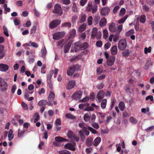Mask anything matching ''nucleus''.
Returning a JSON list of instances; mask_svg holds the SVG:
<instances>
[{
	"label": "nucleus",
	"instance_id": "nucleus-31",
	"mask_svg": "<svg viewBox=\"0 0 154 154\" xmlns=\"http://www.w3.org/2000/svg\"><path fill=\"white\" fill-rule=\"evenodd\" d=\"M119 107L120 110L123 111L125 108L124 103L122 101L120 102L119 104Z\"/></svg>",
	"mask_w": 154,
	"mask_h": 154
},
{
	"label": "nucleus",
	"instance_id": "nucleus-28",
	"mask_svg": "<svg viewBox=\"0 0 154 154\" xmlns=\"http://www.w3.org/2000/svg\"><path fill=\"white\" fill-rule=\"evenodd\" d=\"M107 100L106 99H103L101 102V107L102 109H104L106 108V104H107Z\"/></svg>",
	"mask_w": 154,
	"mask_h": 154
},
{
	"label": "nucleus",
	"instance_id": "nucleus-22",
	"mask_svg": "<svg viewBox=\"0 0 154 154\" xmlns=\"http://www.w3.org/2000/svg\"><path fill=\"white\" fill-rule=\"evenodd\" d=\"M4 46L2 45H0V59L2 58L5 56V53L4 52Z\"/></svg>",
	"mask_w": 154,
	"mask_h": 154
},
{
	"label": "nucleus",
	"instance_id": "nucleus-43",
	"mask_svg": "<svg viewBox=\"0 0 154 154\" xmlns=\"http://www.w3.org/2000/svg\"><path fill=\"white\" fill-rule=\"evenodd\" d=\"M151 47H149L148 48L146 47L144 48V53L145 54H147L148 53H150L151 51Z\"/></svg>",
	"mask_w": 154,
	"mask_h": 154
},
{
	"label": "nucleus",
	"instance_id": "nucleus-62",
	"mask_svg": "<svg viewBox=\"0 0 154 154\" xmlns=\"http://www.w3.org/2000/svg\"><path fill=\"white\" fill-rule=\"evenodd\" d=\"M89 99V97H86L80 100L82 102H85L88 101Z\"/></svg>",
	"mask_w": 154,
	"mask_h": 154
},
{
	"label": "nucleus",
	"instance_id": "nucleus-10",
	"mask_svg": "<svg viewBox=\"0 0 154 154\" xmlns=\"http://www.w3.org/2000/svg\"><path fill=\"white\" fill-rule=\"evenodd\" d=\"M55 139L56 142H54L53 144L56 146H59V143L57 142H60L62 141H68V140L60 137H56L55 138Z\"/></svg>",
	"mask_w": 154,
	"mask_h": 154
},
{
	"label": "nucleus",
	"instance_id": "nucleus-64",
	"mask_svg": "<svg viewBox=\"0 0 154 154\" xmlns=\"http://www.w3.org/2000/svg\"><path fill=\"white\" fill-rule=\"evenodd\" d=\"M63 26L68 27H70L71 26V23L70 22L65 23L63 24Z\"/></svg>",
	"mask_w": 154,
	"mask_h": 154
},
{
	"label": "nucleus",
	"instance_id": "nucleus-3",
	"mask_svg": "<svg viewBox=\"0 0 154 154\" xmlns=\"http://www.w3.org/2000/svg\"><path fill=\"white\" fill-rule=\"evenodd\" d=\"M127 47L126 40L125 39L120 40L118 42V48L121 51H124Z\"/></svg>",
	"mask_w": 154,
	"mask_h": 154
},
{
	"label": "nucleus",
	"instance_id": "nucleus-60",
	"mask_svg": "<svg viewBox=\"0 0 154 154\" xmlns=\"http://www.w3.org/2000/svg\"><path fill=\"white\" fill-rule=\"evenodd\" d=\"M35 15L37 17H39L40 14L38 11L35 8H34L33 10Z\"/></svg>",
	"mask_w": 154,
	"mask_h": 154
},
{
	"label": "nucleus",
	"instance_id": "nucleus-51",
	"mask_svg": "<svg viewBox=\"0 0 154 154\" xmlns=\"http://www.w3.org/2000/svg\"><path fill=\"white\" fill-rule=\"evenodd\" d=\"M92 126L93 128L96 129H97L99 128V125L96 123L93 122L92 124Z\"/></svg>",
	"mask_w": 154,
	"mask_h": 154
},
{
	"label": "nucleus",
	"instance_id": "nucleus-29",
	"mask_svg": "<svg viewBox=\"0 0 154 154\" xmlns=\"http://www.w3.org/2000/svg\"><path fill=\"white\" fill-rule=\"evenodd\" d=\"M90 114L89 113H86L84 115L83 119L85 122H88L90 120Z\"/></svg>",
	"mask_w": 154,
	"mask_h": 154
},
{
	"label": "nucleus",
	"instance_id": "nucleus-32",
	"mask_svg": "<svg viewBox=\"0 0 154 154\" xmlns=\"http://www.w3.org/2000/svg\"><path fill=\"white\" fill-rule=\"evenodd\" d=\"M86 26V24L83 23L79 27V31L80 32L83 31L85 29Z\"/></svg>",
	"mask_w": 154,
	"mask_h": 154
},
{
	"label": "nucleus",
	"instance_id": "nucleus-1",
	"mask_svg": "<svg viewBox=\"0 0 154 154\" xmlns=\"http://www.w3.org/2000/svg\"><path fill=\"white\" fill-rule=\"evenodd\" d=\"M75 51L76 52L80 50H82L86 49L88 46V43L84 42L82 44L80 42H78L74 44Z\"/></svg>",
	"mask_w": 154,
	"mask_h": 154
},
{
	"label": "nucleus",
	"instance_id": "nucleus-35",
	"mask_svg": "<svg viewBox=\"0 0 154 154\" xmlns=\"http://www.w3.org/2000/svg\"><path fill=\"white\" fill-rule=\"evenodd\" d=\"M89 106V104L86 103L84 104H81L79 105V107L80 109H84V107Z\"/></svg>",
	"mask_w": 154,
	"mask_h": 154
},
{
	"label": "nucleus",
	"instance_id": "nucleus-59",
	"mask_svg": "<svg viewBox=\"0 0 154 154\" xmlns=\"http://www.w3.org/2000/svg\"><path fill=\"white\" fill-rule=\"evenodd\" d=\"M61 124V121L60 119H57L55 122V124L57 126V125H60Z\"/></svg>",
	"mask_w": 154,
	"mask_h": 154
},
{
	"label": "nucleus",
	"instance_id": "nucleus-44",
	"mask_svg": "<svg viewBox=\"0 0 154 154\" xmlns=\"http://www.w3.org/2000/svg\"><path fill=\"white\" fill-rule=\"evenodd\" d=\"M104 85L103 83H101L100 84H98L96 86V88L98 89H102L104 87Z\"/></svg>",
	"mask_w": 154,
	"mask_h": 154
},
{
	"label": "nucleus",
	"instance_id": "nucleus-39",
	"mask_svg": "<svg viewBox=\"0 0 154 154\" xmlns=\"http://www.w3.org/2000/svg\"><path fill=\"white\" fill-rule=\"evenodd\" d=\"M126 10L125 8H122L120 11V13L119 14V16L122 17L125 14Z\"/></svg>",
	"mask_w": 154,
	"mask_h": 154
},
{
	"label": "nucleus",
	"instance_id": "nucleus-48",
	"mask_svg": "<svg viewBox=\"0 0 154 154\" xmlns=\"http://www.w3.org/2000/svg\"><path fill=\"white\" fill-rule=\"evenodd\" d=\"M85 125L84 123H79V127L82 129V131L85 129H86V128H87L85 126Z\"/></svg>",
	"mask_w": 154,
	"mask_h": 154
},
{
	"label": "nucleus",
	"instance_id": "nucleus-34",
	"mask_svg": "<svg viewBox=\"0 0 154 154\" xmlns=\"http://www.w3.org/2000/svg\"><path fill=\"white\" fill-rule=\"evenodd\" d=\"M108 36V33L107 30L104 29L103 30V38L105 39H106Z\"/></svg>",
	"mask_w": 154,
	"mask_h": 154
},
{
	"label": "nucleus",
	"instance_id": "nucleus-4",
	"mask_svg": "<svg viewBox=\"0 0 154 154\" xmlns=\"http://www.w3.org/2000/svg\"><path fill=\"white\" fill-rule=\"evenodd\" d=\"M53 12L59 16H61L63 14V10L60 6L58 4H56L54 6Z\"/></svg>",
	"mask_w": 154,
	"mask_h": 154
},
{
	"label": "nucleus",
	"instance_id": "nucleus-25",
	"mask_svg": "<svg viewBox=\"0 0 154 154\" xmlns=\"http://www.w3.org/2000/svg\"><path fill=\"white\" fill-rule=\"evenodd\" d=\"M109 29L110 31L112 32H114L116 30L115 24L114 23H112L109 26Z\"/></svg>",
	"mask_w": 154,
	"mask_h": 154
},
{
	"label": "nucleus",
	"instance_id": "nucleus-12",
	"mask_svg": "<svg viewBox=\"0 0 154 154\" xmlns=\"http://www.w3.org/2000/svg\"><path fill=\"white\" fill-rule=\"evenodd\" d=\"M116 57L113 56H111L107 60V64L108 66H111L112 65L115 61Z\"/></svg>",
	"mask_w": 154,
	"mask_h": 154
},
{
	"label": "nucleus",
	"instance_id": "nucleus-23",
	"mask_svg": "<svg viewBox=\"0 0 154 154\" xmlns=\"http://www.w3.org/2000/svg\"><path fill=\"white\" fill-rule=\"evenodd\" d=\"M98 32L97 28L96 27L94 28L91 32V38L92 39H94L96 36Z\"/></svg>",
	"mask_w": 154,
	"mask_h": 154
},
{
	"label": "nucleus",
	"instance_id": "nucleus-58",
	"mask_svg": "<svg viewBox=\"0 0 154 154\" xmlns=\"http://www.w3.org/2000/svg\"><path fill=\"white\" fill-rule=\"evenodd\" d=\"M120 7L119 6L117 5L113 9V12L114 14L116 13L117 11L119 10Z\"/></svg>",
	"mask_w": 154,
	"mask_h": 154
},
{
	"label": "nucleus",
	"instance_id": "nucleus-40",
	"mask_svg": "<svg viewBox=\"0 0 154 154\" xmlns=\"http://www.w3.org/2000/svg\"><path fill=\"white\" fill-rule=\"evenodd\" d=\"M106 20H100V25L101 26H103L106 25Z\"/></svg>",
	"mask_w": 154,
	"mask_h": 154
},
{
	"label": "nucleus",
	"instance_id": "nucleus-52",
	"mask_svg": "<svg viewBox=\"0 0 154 154\" xmlns=\"http://www.w3.org/2000/svg\"><path fill=\"white\" fill-rule=\"evenodd\" d=\"M111 46V43L109 42L107 43L104 45V48L106 50L108 49Z\"/></svg>",
	"mask_w": 154,
	"mask_h": 154
},
{
	"label": "nucleus",
	"instance_id": "nucleus-17",
	"mask_svg": "<svg viewBox=\"0 0 154 154\" xmlns=\"http://www.w3.org/2000/svg\"><path fill=\"white\" fill-rule=\"evenodd\" d=\"M8 66L5 64H0V71L2 72H6L8 69Z\"/></svg>",
	"mask_w": 154,
	"mask_h": 154
},
{
	"label": "nucleus",
	"instance_id": "nucleus-11",
	"mask_svg": "<svg viewBox=\"0 0 154 154\" xmlns=\"http://www.w3.org/2000/svg\"><path fill=\"white\" fill-rule=\"evenodd\" d=\"M8 89V85L6 82H3L0 83V90L5 91Z\"/></svg>",
	"mask_w": 154,
	"mask_h": 154
},
{
	"label": "nucleus",
	"instance_id": "nucleus-14",
	"mask_svg": "<svg viewBox=\"0 0 154 154\" xmlns=\"http://www.w3.org/2000/svg\"><path fill=\"white\" fill-rule=\"evenodd\" d=\"M60 20H54L50 24V27L51 29H53L59 25L60 23Z\"/></svg>",
	"mask_w": 154,
	"mask_h": 154
},
{
	"label": "nucleus",
	"instance_id": "nucleus-6",
	"mask_svg": "<svg viewBox=\"0 0 154 154\" xmlns=\"http://www.w3.org/2000/svg\"><path fill=\"white\" fill-rule=\"evenodd\" d=\"M76 143L74 141H72V143H68L64 146V148L74 151L75 150V146L76 145Z\"/></svg>",
	"mask_w": 154,
	"mask_h": 154
},
{
	"label": "nucleus",
	"instance_id": "nucleus-27",
	"mask_svg": "<svg viewBox=\"0 0 154 154\" xmlns=\"http://www.w3.org/2000/svg\"><path fill=\"white\" fill-rule=\"evenodd\" d=\"M79 133L81 140L82 141H84L85 139V137L83 131L82 130H79Z\"/></svg>",
	"mask_w": 154,
	"mask_h": 154
},
{
	"label": "nucleus",
	"instance_id": "nucleus-61",
	"mask_svg": "<svg viewBox=\"0 0 154 154\" xmlns=\"http://www.w3.org/2000/svg\"><path fill=\"white\" fill-rule=\"evenodd\" d=\"M119 34H117L113 38V40L114 42H117L119 39Z\"/></svg>",
	"mask_w": 154,
	"mask_h": 154
},
{
	"label": "nucleus",
	"instance_id": "nucleus-46",
	"mask_svg": "<svg viewBox=\"0 0 154 154\" xmlns=\"http://www.w3.org/2000/svg\"><path fill=\"white\" fill-rule=\"evenodd\" d=\"M143 9L144 11L148 12L149 10V8L147 5H144L143 6Z\"/></svg>",
	"mask_w": 154,
	"mask_h": 154
},
{
	"label": "nucleus",
	"instance_id": "nucleus-5",
	"mask_svg": "<svg viewBox=\"0 0 154 154\" xmlns=\"http://www.w3.org/2000/svg\"><path fill=\"white\" fill-rule=\"evenodd\" d=\"M67 135L69 138L73 139L76 142H78L79 140V137H76L74 132L71 131L69 130L67 133Z\"/></svg>",
	"mask_w": 154,
	"mask_h": 154
},
{
	"label": "nucleus",
	"instance_id": "nucleus-19",
	"mask_svg": "<svg viewBox=\"0 0 154 154\" xmlns=\"http://www.w3.org/2000/svg\"><path fill=\"white\" fill-rule=\"evenodd\" d=\"M75 70V66L73 65L72 67H70L69 70L67 72V74L69 75H71L74 73Z\"/></svg>",
	"mask_w": 154,
	"mask_h": 154
},
{
	"label": "nucleus",
	"instance_id": "nucleus-57",
	"mask_svg": "<svg viewBox=\"0 0 154 154\" xmlns=\"http://www.w3.org/2000/svg\"><path fill=\"white\" fill-rule=\"evenodd\" d=\"M29 43L31 44V45L34 47L37 48L38 47V45L35 42H30Z\"/></svg>",
	"mask_w": 154,
	"mask_h": 154
},
{
	"label": "nucleus",
	"instance_id": "nucleus-47",
	"mask_svg": "<svg viewBox=\"0 0 154 154\" xmlns=\"http://www.w3.org/2000/svg\"><path fill=\"white\" fill-rule=\"evenodd\" d=\"M139 20H137L135 24V29L136 31H138L139 28Z\"/></svg>",
	"mask_w": 154,
	"mask_h": 154
},
{
	"label": "nucleus",
	"instance_id": "nucleus-7",
	"mask_svg": "<svg viewBox=\"0 0 154 154\" xmlns=\"http://www.w3.org/2000/svg\"><path fill=\"white\" fill-rule=\"evenodd\" d=\"M82 92L81 91H77L73 94L72 96V98L73 99L79 100L82 97Z\"/></svg>",
	"mask_w": 154,
	"mask_h": 154
},
{
	"label": "nucleus",
	"instance_id": "nucleus-54",
	"mask_svg": "<svg viewBox=\"0 0 154 154\" xmlns=\"http://www.w3.org/2000/svg\"><path fill=\"white\" fill-rule=\"evenodd\" d=\"M94 110L93 107L88 106L84 109V110L86 111H92Z\"/></svg>",
	"mask_w": 154,
	"mask_h": 154
},
{
	"label": "nucleus",
	"instance_id": "nucleus-15",
	"mask_svg": "<svg viewBox=\"0 0 154 154\" xmlns=\"http://www.w3.org/2000/svg\"><path fill=\"white\" fill-rule=\"evenodd\" d=\"M75 85V82L74 80H71L66 86V88L67 90L71 89L74 88Z\"/></svg>",
	"mask_w": 154,
	"mask_h": 154
},
{
	"label": "nucleus",
	"instance_id": "nucleus-30",
	"mask_svg": "<svg viewBox=\"0 0 154 154\" xmlns=\"http://www.w3.org/2000/svg\"><path fill=\"white\" fill-rule=\"evenodd\" d=\"M66 117L71 119H76V117L70 113H67L65 115Z\"/></svg>",
	"mask_w": 154,
	"mask_h": 154
},
{
	"label": "nucleus",
	"instance_id": "nucleus-49",
	"mask_svg": "<svg viewBox=\"0 0 154 154\" xmlns=\"http://www.w3.org/2000/svg\"><path fill=\"white\" fill-rule=\"evenodd\" d=\"M101 36L102 34L101 32L100 31H99L97 33V34L95 37H96L97 39L99 40L101 39Z\"/></svg>",
	"mask_w": 154,
	"mask_h": 154
},
{
	"label": "nucleus",
	"instance_id": "nucleus-9",
	"mask_svg": "<svg viewBox=\"0 0 154 154\" xmlns=\"http://www.w3.org/2000/svg\"><path fill=\"white\" fill-rule=\"evenodd\" d=\"M65 35L63 32H58L54 33L53 35V39L55 40H58L63 38Z\"/></svg>",
	"mask_w": 154,
	"mask_h": 154
},
{
	"label": "nucleus",
	"instance_id": "nucleus-2",
	"mask_svg": "<svg viewBox=\"0 0 154 154\" xmlns=\"http://www.w3.org/2000/svg\"><path fill=\"white\" fill-rule=\"evenodd\" d=\"M98 6L97 5H92L91 2H89L86 8V11L88 12H91L94 14L97 11Z\"/></svg>",
	"mask_w": 154,
	"mask_h": 154
},
{
	"label": "nucleus",
	"instance_id": "nucleus-24",
	"mask_svg": "<svg viewBox=\"0 0 154 154\" xmlns=\"http://www.w3.org/2000/svg\"><path fill=\"white\" fill-rule=\"evenodd\" d=\"M101 141V139L99 137H96L94 140L93 144L95 146H97Z\"/></svg>",
	"mask_w": 154,
	"mask_h": 154
},
{
	"label": "nucleus",
	"instance_id": "nucleus-63",
	"mask_svg": "<svg viewBox=\"0 0 154 154\" xmlns=\"http://www.w3.org/2000/svg\"><path fill=\"white\" fill-rule=\"evenodd\" d=\"M122 25H119L118 27L117 32H118V34H119L121 32L122 29Z\"/></svg>",
	"mask_w": 154,
	"mask_h": 154
},
{
	"label": "nucleus",
	"instance_id": "nucleus-36",
	"mask_svg": "<svg viewBox=\"0 0 154 154\" xmlns=\"http://www.w3.org/2000/svg\"><path fill=\"white\" fill-rule=\"evenodd\" d=\"M129 120L131 123L133 124H136L137 122V121L134 117H131L129 119Z\"/></svg>",
	"mask_w": 154,
	"mask_h": 154
},
{
	"label": "nucleus",
	"instance_id": "nucleus-13",
	"mask_svg": "<svg viewBox=\"0 0 154 154\" xmlns=\"http://www.w3.org/2000/svg\"><path fill=\"white\" fill-rule=\"evenodd\" d=\"M72 42V41L70 40L66 44L64 48V52L65 53L68 52Z\"/></svg>",
	"mask_w": 154,
	"mask_h": 154
},
{
	"label": "nucleus",
	"instance_id": "nucleus-56",
	"mask_svg": "<svg viewBox=\"0 0 154 154\" xmlns=\"http://www.w3.org/2000/svg\"><path fill=\"white\" fill-rule=\"evenodd\" d=\"M102 45V42L101 41H98L96 42V45L97 46L100 47Z\"/></svg>",
	"mask_w": 154,
	"mask_h": 154
},
{
	"label": "nucleus",
	"instance_id": "nucleus-50",
	"mask_svg": "<svg viewBox=\"0 0 154 154\" xmlns=\"http://www.w3.org/2000/svg\"><path fill=\"white\" fill-rule=\"evenodd\" d=\"M88 130H89L93 134H95L97 133V131L96 130L91 127H88Z\"/></svg>",
	"mask_w": 154,
	"mask_h": 154
},
{
	"label": "nucleus",
	"instance_id": "nucleus-33",
	"mask_svg": "<svg viewBox=\"0 0 154 154\" xmlns=\"http://www.w3.org/2000/svg\"><path fill=\"white\" fill-rule=\"evenodd\" d=\"M76 30L75 29H73L70 32V35L69 36V38H71L73 37L76 34Z\"/></svg>",
	"mask_w": 154,
	"mask_h": 154
},
{
	"label": "nucleus",
	"instance_id": "nucleus-45",
	"mask_svg": "<svg viewBox=\"0 0 154 154\" xmlns=\"http://www.w3.org/2000/svg\"><path fill=\"white\" fill-rule=\"evenodd\" d=\"M88 0H80L79 4L80 5L83 6L87 2Z\"/></svg>",
	"mask_w": 154,
	"mask_h": 154
},
{
	"label": "nucleus",
	"instance_id": "nucleus-20",
	"mask_svg": "<svg viewBox=\"0 0 154 154\" xmlns=\"http://www.w3.org/2000/svg\"><path fill=\"white\" fill-rule=\"evenodd\" d=\"M131 52V51L129 49H127L123 51L122 52V54L123 57H126L129 56Z\"/></svg>",
	"mask_w": 154,
	"mask_h": 154
},
{
	"label": "nucleus",
	"instance_id": "nucleus-38",
	"mask_svg": "<svg viewBox=\"0 0 154 154\" xmlns=\"http://www.w3.org/2000/svg\"><path fill=\"white\" fill-rule=\"evenodd\" d=\"M96 118L95 115L94 114H93L91 115H90V120H91L92 122H93L95 121Z\"/></svg>",
	"mask_w": 154,
	"mask_h": 154
},
{
	"label": "nucleus",
	"instance_id": "nucleus-53",
	"mask_svg": "<svg viewBox=\"0 0 154 154\" xmlns=\"http://www.w3.org/2000/svg\"><path fill=\"white\" fill-rule=\"evenodd\" d=\"M72 10L74 12H76L77 11L76 5L75 3H73L72 7Z\"/></svg>",
	"mask_w": 154,
	"mask_h": 154
},
{
	"label": "nucleus",
	"instance_id": "nucleus-26",
	"mask_svg": "<svg viewBox=\"0 0 154 154\" xmlns=\"http://www.w3.org/2000/svg\"><path fill=\"white\" fill-rule=\"evenodd\" d=\"M118 52V49L116 45L113 46L111 49V54L112 55H116L117 54Z\"/></svg>",
	"mask_w": 154,
	"mask_h": 154
},
{
	"label": "nucleus",
	"instance_id": "nucleus-21",
	"mask_svg": "<svg viewBox=\"0 0 154 154\" xmlns=\"http://www.w3.org/2000/svg\"><path fill=\"white\" fill-rule=\"evenodd\" d=\"M55 98V94L54 93L51 91L48 97V100L49 102H52L54 100Z\"/></svg>",
	"mask_w": 154,
	"mask_h": 154
},
{
	"label": "nucleus",
	"instance_id": "nucleus-55",
	"mask_svg": "<svg viewBox=\"0 0 154 154\" xmlns=\"http://www.w3.org/2000/svg\"><path fill=\"white\" fill-rule=\"evenodd\" d=\"M137 19H146V16L144 15H142L140 17L137 15L136 16Z\"/></svg>",
	"mask_w": 154,
	"mask_h": 154
},
{
	"label": "nucleus",
	"instance_id": "nucleus-42",
	"mask_svg": "<svg viewBox=\"0 0 154 154\" xmlns=\"http://www.w3.org/2000/svg\"><path fill=\"white\" fill-rule=\"evenodd\" d=\"M59 154H70V152L68 150H65L59 151Z\"/></svg>",
	"mask_w": 154,
	"mask_h": 154
},
{
	"label": "nucleus",
	"instance_id": "nucleus-41",
	"mask_svg": "<svg viewBox=\"0 0 154 154\" xmlns=\"http://www.w3.org/2000/svg\"><path fill=\"white\" fill-rule=\"evenodd\" d=\"M25 132V131L23 130L21 131H20L19 130L17 134V135L18 137H21L23 136V134Z\"/></svg>",
	"mask_w": 154,
	"mask_h": 154
},
{
	"label": "nucleus",
	"instance_id": "nucleus-18",
	"mask_svg": "<svg viewBox=\"0 0 154 154\" xmlns=\"http://www.w3.org/2000/svg\"><path fill=\"white\" fill-rule=\"evenodd\" d=\"M93 139L91 137L87 138L85 141L86 144L88 147L91 146L93 143Z\"/></svg>",
	"mask_w": 154,
	"mask_h": 154
},
{
	"label": "nucleus",
	"instance_id": "nucleus-37",
	"mask_svg": "<svg viewBox=\"0 0 154 154\" xmlns=\"http://www.w3.org/2000/svg\"><path fill=\"white\" fill-rule=\"evenodd\" d=\"M3 29L4 30V34L6 36H8L9 35L8 33L7 28L5 26H3Z\"/></svg>",
	"mask_w": 154,
	"mask_h": 154
},
{
	"label": "nucleus",
	"instance_id": "nucleus-16",
	"mask_svg": "<svg viewBox=\"0 0 154 154\" xmlns=\"http://www.w3.org/2000/svg\"><path fill=\"white\" fill-rule=\"evenodd\" d=\"M110 11L109 8L107 7H105L103 8L101 10V14L103 16L107 15Z\"/></svg>",
	"mask_w": 154,
	"mask_h": 154
},
{
	"label": "nucleus",
	"instance_id": "nucleus-8",
	"mask_svg": "<svg viewBox=\"0 0 154 154\" xmlns=\"http://www.w3.org/2000/svg\"><path fill=\"white\" fill-rule=\"evenodd\" d=\"M105 95V92L103 90L100 91L97 95V101L98 103H100L103 98Z\"/></svg>",
	"mask_w": 154,
	"mask_h": 154
}]
</instances>
